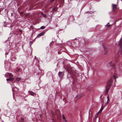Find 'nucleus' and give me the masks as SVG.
Here are the masks:
<instances>
[{
    "label": "nucleus",
    "mask_w": 122,
    "mask_h": 122,
    "mask_svg": "<svg viewBox=\"0 0 122 122\" xmlns=\"http://www.w3.org/2000/svg\"><path fill=\"white\" fill-rule=\"evenodd\" d=\"M112 79V78H111L110 79L108 80L107 82L106 91V94H107L108 93V91L111 86V84L113 81Z\"/></svg>",
    "instance_id": "nucleus-1"
},
{
    "label": "nucleus",
    "mask_w": 122,
    "mask_h": 122,
    "mask_svg": "<svg viewBox=\"0 0 122 122\" xmlns=\"http://www.w3.org/2000/svg\"><path fill=\"white\" fill-rule=\"evenodd\" d=\"M67 70L68 72L70 74L72 78L73 79H75L76 78V75L73 73L71 68L70 67H69L67 68Z\"/></svg>",
    "instance_id": "nucleus-2"
},
{
    "label": "nucleus",
    "mask_w": 122,
    "mask_h": 122,
    "mask_svg": "<svg viewBox=\"0 0 122 122\" xmlns=\"http://www.w3.org/2000/svg\"><path fill=\"white\" fill-rule=\"evenodd\" d=\"M117 62L116 60L115 61H112L110 62L107 65L108 67L111 66L112 68H113L114 70V66L115 64Z\"/></svg>",
    "instance_id": "nucleus-3"
},
{
    "label": "nucleus",
    "mask_w": 122,
    "mask_h": 122,
    "mask_svg": "<svg viewBox=\"0 0 122 122\" xmlns=\"http://www.w3.org/2000/svg\"><path fill=\"white\" fill-rule=\"evenodd\" d=\"M58 75L60 78H61L64 75L63 72H59Z\"/></svg>",
    "instance_id": "nucleus-4"
},
{
    "label": "nucleus",
    "mask_w": 122,
    "mask_h": 122,
    "mask_svg": "<svg viewBox=\"0 0 122 122\" xmlns=\"http://www.w3.org/2000/svg\"><path fill=\"white\" fill-rule=\"evenodd\" d=\"M117 5L112 4V10L113 11H114L115 9L117 8Z\"/></svg>",
    "instance_id": "nucleus-5"
},
{
    "label": "nucleus",
    "mask_w": 122,
    "mask_h": 122,
    "mask_svg": "<svg viewBox=\"0 0 122 122\" xmlns=\"http://www.w3.org/2000/svg\"><path fill=\"white\" fill-rule=\"evenodd\" d=\"M102 46L104 48V49L105 51L104 54H106L108 52V50H107V48L106 47L104 46V45H103Z\"/></svg>",
    "instance_id": "nucleus-6"
},
{
    "label": "nucleus",
    "mask_w": 122,
    "mask_h": 122,
    "mask_svg": "<svg viewBox=\"0 0 122 122\" xmlns=\"http://www.w3.org/2000/svg\"><path fill=\"white\" fill-rule=\"evenodd\" d=\"M45 33L44 32H42L40 34H39L37 36V37H40L41 36L44 35Z\"/></svg>",
    "instance_id": "nucleus-7"
},
{
    "label": "nucleus",
    "mask_w": 122,
    "mask_h": 122,
    "mask_svg": "<svg viewBox=\"0 0 122 122\" xmlns=\"http://www.w3.org/2000/svg\"><path fill=\"white\" fill-rule=\"evenodd\" d=\"M83 94H80L78 95L76 97L77 98H79L81 97H82L83 96Z\"/></svg>",
    "instance_id": "nucleus-8"
},
{
    "label": "nucleus",
    "mask_w": 122,
    "mask_h": 122,
    "mask_svg": "<svg viewBox=\"0 0 122 122\" xmlns=\"http://www.w3.org/2000/svg\"><path fill=\"white\" fill-rule=\"evenodd\" d=\"M29 92L30 95H31L34 96L35 94L32 91H29Z\"/></svg>",
    "instance_id": "nucleus-9"
},
{
    "label": "nucleus",
    "mask_w": 122,
    "mask_h": 122,
    "mask_svg": "<svg viewBox=\"0 0 122 122\" xmlns=\"http://www.w3.org/2000/svg\"><path fill=\"white\" fill-rule=\"evenodd\" d=\"M14 78H8V79H6V80L7 81H13L14 80Z\"/></svg>",
    "instance_id": "nucleus-10"
},
{
    "label": "nucleus",
    "mask_w": 122,
    "mask_h": 122,
    "mask_svg": "<svg viewBox=\"0 0 122 122\" xmlns=\"http://www.w3.org/2000/svg\"><path fill=\"white\" fill-rule=\"evenodd\" d=\"M8 75L10 78H12L13 77L12 75L10 73H9Z\"/></svg>",
    "instance_id": "nucleus-11"
},
{
    "label": "nucleus",
    "mask_w": 122,
    "mask_h": 122,
    "mask_svg": "<svg viewBox=\"0 0 122 122\" xmlns=\"http://www.w3.org/2000/svg\"><path fill=\"white\" fill-rule=\"evenodd\" d=\"M98 116V114H96L95 115V118H93L94 120V121L96 119L97 117Z\"/></svg>",
    "instance_id": "nucleus-12"
},
{
    "label": "nucleus",
    "mask_w": 122,
    "mask_h": 122,
    "mask_svg": "<svg viewBox=\"0 0 122 122\" xmlns=\"http://www.w3.org/2000/svg\"><path fill=\"white\" fill-rule=\"evenodd\" d=\"M116 75V74H114L113 76V77L115 79V80H116V79L117 78V76Z\"/></svg>",
    "instance_id": "nucleus-13"
},
{
    "label": "nucleus",
    "mask_w": 122,
    "mask_h": 122,
    "mask_svg": "<svg viewBox=\"0 0 122 122\" xmlns=\"http://www.w3.org/2000/svg\"><path fill=\"white\" fill-rule=\"evenodd\" d=\"M56 7H54L52 9V12H53V11H55V10H56Z\"/></svg>",
    "instance_id": "nucleus-14"
},
{
    "label": "nucleus",
    "mask_w": 122,
    "mask_h": 122,
    "mask_svg": "<svg viewBox=\"0 0 122 122\" xmlns=\"http://www.w3.org/2000/svg\"><path fill=\"white\" fill-rule=\"evenodd\" d=\"M62 117L63 119L64 120L65 122H66V118L64 115H62Z\"/></svg>",
    "instance_id": "nucleus-15"
},
{
    "label": "nucleus",
    "mask_w": 122,
    "mask_h": 122,
    "mask_svg": "<svg viewBox=\"0 0 122 122\" xmlns=\"http://www.w3.org/2000/svg\"><path fill=\"white\" fill-rule=\"evenodd\" d=\"M45 28V26H42L40 28L41 29H44Z\"/></svg>",
    "instance_id": "nucleus-16"
},
{
    "label": "nucleus",
    "mask_w": 122,
    "mask_h": 122,
    "mask_svg": "<svg viewBox=\"0 0 122 122\" xmlns=\"http://www.w3.org/2000/svg\"><path fill=\"white\" fill-rule=\"evenodd\" d=\"M16 80L18 81H19L20 80V78H16Z\"/></svg>",
    "instance_id": "nucleus-17"
},
{
    "label": "nucleus",
    "mask_w": 122,
    "mask_h": 122,
    "mask_svg": "<svg viewBox=\"0 0 122 122\" xmlns=\"http://www.w3.org/2000/svg\"><path fill=\"white\" fill-rule=\"evenodd\" d=\"M63 100L64 102H66V98L65 97L63 99Z\"/></svg>",
    "instance_id": "nucleus-18"
},
{
    "label": "nucleus",
    "mask_w": 122,
    "mask_h": 122,
    "mask_svg": "<svg viewBox=\"0 0 122 122\" xmlns=\"http://www.w3.org/2000/svg\"><path fill=\"white\" fill-rule=\"evenodd\" d=\"M107 104L108 102H109V96H108L107 97Z\"/></svg>",
    "instance_id": "nucleus-19"
},
{
    "label": "nucleus",
    "mask_w": 122,
    "mask_h": 122,
    "mask_svg": "<svg viewBox=\"0 0 122 122\" xmlns=\"http://www.w3.org/2000/svg\"><path fill=\"white\" fill-rule=\"evenodd\" d=\"M54 1V0H50V1H49V2H50L49 3V4H50V3H51L52 2H53Z\"/></svg>",
    "instance_id": "nucleus-20"
},
{
    "label": "nucleus",
    "mask_w": 122,
    "mask_h": 122,
    "mask_svg": "<svg viewBox=\"0 0 122 122\" xmlns=\"http://www.w3.org/2000/svg\"><path fill=\"white\" fill-rule=\"evenodd\" d=\"M24 119L23 118H21L20 122H24Z\"/></svg>",
    "instance_id": "nucleus-21"
},
{
    "label": "nucleus",
    "mask_w": 122,
    "mask_h": 122,
    "mask_svg": "<svg viewBox=\"0 0 122 122\" xmlns=\"http://www.w3.org/2000/svg\"><path fill=\"white\" fill-rule=\"evenodd\" d=\"M103 109V107H102L100 110L99 111H102Z\"/></svg>",
    "instance_id": "nucleus-22"
},
{
    "label": "nucleus",
    "mask_w": 122,
    "mask_h": 122,
    "mask_svg": "<svg viewBox=\"0 0 122 122\" xmlns=\"http://www.w3.org/2000/svg\"><path fill=\"white\" fill-rule=\"evenodd\" d=\"M44 15H43L44 17H46V15L44 14H43Z\"/></svg>",
    "instance_id": "nucleus-23"
},
{
    "label": "nucleus",
    "mask_w": 122,
    "mask_h": 122,
    "mask_svg": "<svg viewBox=\"0 0 122 122\" xmlns=\"http://www.w3.org/2000/svg\"><path fill=\"white\" fill-rule=\"evenodd\" d=\"M19 31L20 32H21V33H22V30H19Z\"/></svg>",
    "instance_id": "nucleus-24"
},
{
    "label": "nucleus",
    "mask_w": 122,
    "mask_h": 122,
    "mask_svg": "<svg viewBox=\"0 0 122 122\" xmlns=\"http://www.w3.org/2000/svg\"><path fill=\"white\" fill-rule=\"evenodd\" d=\"M107 26H108V27H110V25H108V24H107Z\"/></svg>",
    "instance_id": "nucleus-25"
},
{
    "label": "nucleus",
    "mask_w": 122,
    "mask_h": 122,
    "mask_svg": "<svg viewBox=\"0 0 122 122\" xmlns=\"http://www.w3.org/2000/svg\"><path fill=\"white\" fill-rule=\"evenodd\" d=\"M20 69H17V71H19V70H20Z\"/></svg>",
    "instance_id": "nucleus-26"
},
{
    "label": "nucleus",
    "mask_w": 122,
    "mask_h": 122,
    "mask_svg": "<svg viewBox=\"0 0 122 122\" xmlns=\"http://www.w3.org/2000/svg\"><path fill=\"white\" fill-rule=\"evenodd\" d=\"M52 114H53V115H54V112H52Z\"/></svg>",
    "instance_id": "nucleus-27"
},
{
    "label": "nucleus",
    "mask_w": 122,
    "mask_h": 122,
    "mask_svg": "<svg viewBox=\"0 0 122 122\" xmlns=\"http://www.w3.org/2000/svg\"><path fill=\"white\" fill-rule=\"evenodd\" d=\"M43 14H44L43 13H41V15H44Z\"/></svg>",
    "instance_id": "nucleus-28"
},
{
    "label": "nucleus",
    "mask_w": 122,
    "mask_h": 122,
    "mask_svg": "<svg viewBox=\"0 0 122 122\" xmlns=\"http://www.w3.org/2000/svg\"><path fill=\"white\" fill-rule=\"evenodd\" d=\"M23 12H21V14H23Z\"/></svg>",
    "instance_id": "nucleus-29"
},
{
    "label": "nucleus",
    "mask_w": 122,
    "mask_h": 122,
    "mask_svg": "<svg viewBox=\"0 0 122 122\" xmlns=\"http://www.w3.org/2000/svg\"><path fill=\"white\" fill-rule=\"evenodd\" d=\"M59 53H60L59 52H58V54H60Z\"/></svg>",
    "instance_id": "nucleus-30"
}]
</instances>
